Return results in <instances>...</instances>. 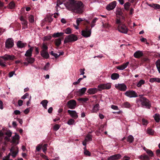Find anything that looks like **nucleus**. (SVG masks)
<instances>
[{
	"label": "nucleus",
	"mask_w": 160,
	"mask_h": 160,
	"mask_svg": "<svg viewBox=\"0 0 160 160\" xmlns=\"http://www.w3.org/2000/svg\"><path fill=\"white\" fill-rule=\"evenodd\" d=\"M136 102L138 107H139L140 105H141L142 107H145L149 109L151 107V105L149 100L143 97L142 95H139V98H137Z\"/></svg>",
	"instance_id": "1"
},
{
	"label": "nucleus",
	"mask_w": 160,
	"mask_h": 160,
	"mask_svg": "<svg viewBox=\"0 0 160 160\" xmlns=\"http://www.w3.org/2000/svg\"><path fill=\"white\" fill-rule=\"evenodd\" d=\"M78 38L76 35L74 34H71L67 36L65 38L64 43L74 42L76 41Z\"/></svg>",
	"instance_id": "2"
},
{
	"label": "nucleus",
	"mask_w": 160,
	"mask_h": 160,
	"mask_svg": "<svg viewBox=\"0 0 160 160\" xmlns=\"http://www.w3.org/2000/svg\"><path fill=\"white\" fill-rule=\"evenodd\" d=\"M117 28L119 32L124 34L127 33L128 30L126 26L124 24L118 25Z\"/></svg>",
	"instance_id": "3"
},
{
	"label": "nucleus",
	"mask_w": 160,
	"mask_h": 160,
	"mask_svg": "<svg viewBox=\"0 0 160 160\" xmlns=\"http://www.w3.org/2000/svg\"><path fill=\"white\" fill-rule=\"evenodd\" d=\"M14 41L12 38L7 39L5 42V47L8 49L12 48L14 46Z\"/></svg>",
	"instance_id": "4"
},
{
	"label": "nucleus",
	"mask_w": 160,
	"mask_h": 160,
	"mask_svg": "<svg viewBox=\"0 0 160 160\" xmlns=\"http://www.w3.org/2000/svg\"><path fill=\"white\" fill-rule=\"evenodd\" d=\"M77 105V102L75 100L71 99L69 100L67 103L68 107L70 109H74Z\"/></svg>",
	"instance_id": "5"
},
{
	"label": "nucleus",
	"mask_w": 160,
	"mask_h": 160,
	"mask_svg": "<svg viewBox=\"0 0 160 160\" xmlns=\"http://www.w3.org/2000/svg\"><path fill=\"white\" fill-rule=\"evenodd\" d=\"M125 95L130 98H136L138 97L137 93L133 90H128L125 93Z\"/></svg>",
	"instance_id": "6"
},
{
	"label": "nucleus",
	"mask_w": 160,
	"mask_h": 160,
	"mask_svg": "<svg viewBox=\"0 0 160 160\" xmlns=\"http://www.w3.org/2000/svg\"><path fill=\"white\" fill-rule=\"evenodd\" d=\"M115 87L117 89L122 91H125L127 89V86L124 83L116 84H115Z\"/></svg>",
	"instance_id": "7"
},
{
	"label": "nucleus",
	"mask_w": 160,
	"mask_h": 160,
	"mask_svg": "<svg viewBox=\"0 0 160 160\" xmlns=\"http://www.w3.org/2000/svg\"><path fill=\"white\" fill-rule=\"evenodd\" d=\"M19 19L21 22V23L23 25L22 29H25L28 28V22L26 20V19L22 16H21Z\"/></svg>",
	"instance_id": "8"
},
{
	"label": "nucleus",
	"mask_w": 160,
	"mask_h": 160,
	"mask_svg": "<svg viewBox=\"0 0 160 160\" xmlns=\"http://www.w3.org/2000/svg\"><path fill=\"white\" fill-rule=\"evenodd\" d=\"M91 34V29L88 30L86 28L85 30H82L81 35L85 38L88 37L90 36Z\"/></svg>",
	"instance_id": "9"
},
{
	"label": "nucleus",
	"mask_w": 160,
	"mask_h": 160,
	"mask_svg": "<svg viewBox=\"0 0 160 160\" xmlns=\"http://www.w3.org/2000/svg\"><path fill=\"white\" fill-rule=\"evenodd\" d=\"M117 2L116 1H114L108 4L106 7V9L108 11H110L114 9L116 7Z\"/></svg>",
	"instance_id": "10"
},
{
	"label": "nucleus",
	"mask_w": 160,
	"mask_h": 160,
	"mask_svg": "<svg viewBox=\"0 0 160 160\" xmlns=\"http://www.w3.org/2000/svg\"><path fill=\"white\" fill-rule=\"evenodd\" d=\"M0 57L5 61L13 60L15 58V56H14L7 54L1 56Z\"/></svg>",
	"instance_id": "11"
},
{
	"label": "nucleus",
	"mask_w": 160,
	"mask_h": 160,
	"mask_svg": "<svg viewBox=\"0 0 160 160\" xmlns=\"http://www.w3.org/2000/svg\"><path fill=\"white\" fill-rule=\"evenodd\" d=\"M98 88H101L102 89H108L111 88V84L110 83L102 84L98 85Z\"/></svg>",
	"instance_id": "12"
},
{
	"label": "nucleus",
	"mask_w": 160,
	"mask_h": 160,
	"mask_svg": "<svg viewBox=\"0 0 160 160\" xmlns=\"http://www.w3.org/2000/svg\"><path fill=\"white\" fill-rule=\"evenodd\" d=\"M19 139V136L18 134H15V135L12 137V140L11 142L13 144H17L19 143L18 140Z\"/></svg>",
	"instance_id": "13"
},
{
	"label": "nucleus",
	"mask_w": 160,
	"mask_h": 160,
	"mask_svg": "<svg viewBox=\"0 0 160 160\" xmlns=\"http://www.w3.org/2000/svg\"><path fill=\"white\" fill-rule=\"evenodd\" d=\"M68 113L72 118L76 119L78 118V116L77 112L75 111L68 110L67 111Z\"/></svg>",
	"instance_id": "14"
},
{
	"label": "nucleus",
	"mask_w": 160,
	"mask_h": 160,
	"mask_svg": "<svg viewBox=\"0 0 160 160\" xmlns=\"http://www.w3.org/2000/svg\"><path fill=\"white\" fill-rule=\"evenodd\" d=\"M143 55V52L139 50L133 54L134 57L136 58H139Z\"/></svg>",
	"instance_id": "15"
},
{
	"label": "nucleus",
	"mask_w": 160,
	"mask_h": 160,
	"mask_svg": "<svg viewBox=\"0 0 160 160\" xmlns=\"http://www.w3.org/2000/svg\"><path fill=\"white\" fill-rule=\"evenodd\" d=\"M129 63V62H128L122 64L118 66L117 67V68L120 70H122L126 68Z\"/></svg>",
	"instance_id": "16"
},
{
	"label": "nucleus",
	"mask_w": 160,
	"mask_h": 160,
	"mask_svg": "<svg viewBox=\"0 0 160 160\" xmlns=\"http://www.w3.org/2000/svg\"><path fill=\"white\" fill-rule=\"evenodd\" d=\"M121 155L119 154L112 155L108 158V160H116L120 158Z\"/></svg>",
	"instance_id": "17"
},
{
	"label": "nucleus",
	"mask_w": 160,
	"mask_h": 160,
	"mask_svg": "<svg viewBox=\"0 0 160 160\" xmlns=\"http://www.w3.org/2000/svg\"><path fill=\"white\" fill-rule=\"evenodd\" d=\"M33 49V47H30V48L26 51L25 54V56L27 57H31L32 56V52Z\"/></svg>",
	"instance_id": "18"
},
{
	"label": "nucleus",
	"mask_w": 160,
	"mask_h": 160,
	"mask_svg": "<svg viewBox=\"0 0 160 160\" xmlns=\"http://www.w3.org/2000/svg\"><path fill=\"white\" fill-rule=\"evenodd\" d=\"M41 56L45 59L49 58V56L47 51H41L40 52Z\"/></svg>",
	"instance_id": "19"
},
{
	"label": "nucleus",
	"mask_w": 160,
	"mask_h": 160,
	"mask_svg": "<svg viewBox=\"0 0 160 160\" xmlns=\"http://www.w3.org/2000/svg\"><path fill=\"white\" fill-rule=\"evenodd\" d=\"M98 91L96 88H90L88 89V92L90 94H93L96 93Z\"/></svg>",
	"instance_id": "20"
},
{
	"label": "nucleus",
	"mask_w": 160,
	"mask_h": 160,
	"mask_svg": "<svg viewBox=\"0 0 160 160\" xmlns=\"http://www.w3.org/2000/svg\"><path fill=\"white\" fill-rule=\"evenodd\" d=\"M26 45V43H23L21 41H18L17 44V47L19 48H24Z\"/></svg>",
	"instance_id": "21"
},
{
	"label": "nucleus",
	"mask_w": 160,
	"mask_h": 160,
	"mask_svg": "<svg viewBox=\"0 0 160 160\" xmlns=\"http://www.w3.org/2000/svg\"><path fill=\"white\" fill-rule=\"evenodd\" d=\"M99 104H96L93 106V109L91 111V112L92 113L97 112L99 110Z\"/></svg>",
	"instance_id": "22"
},
{
	"label": "nucleus",
	"mask_w": 160,
	"mask_h": 160,
	"mask_svg": "<svg viewBox=\"0 0 160 160\" xmlns=\"http://www.w3.org/2000/svg\"><path fill=\"white\" fill-rule=\"evenodd\" d=\"M25 60L26 61L29 63L32 64L35 61V59L31 57H28L25 59Z\"/></svg>",
	"instance_id": "23"
},
{
	"label": "nucleus",
	"mask_w": 160,
	"mask_h": 160,
	"mask_svg": "<svg viewBox=\"0 0 160 160\" xmlns=\"http://www.w3.org/2000/svg\"><path fill=\"white\" fill-rule=\"evenodd\" d=\"M149 82H160V78H152L150 79Z\"/></svg>",
	"instance_id": "24"
},
{
	"label": "nucleus",
	"mask_w": 160,
	"mask_h": 160,
	"mask_svg": "<svg viewBox=\"0 0 160 160\" xmlns=\"http://www.w3.org/2000/svg\"><path fill=\"white\" fill-rule=\"evenodd\" d=\"M64 33L62 32H58L54 33L52 35V37L54 38H58L62 36Z\"/></svg>",
	"instance_id": "25"
},
{
	"label": "nucleus",
	"mask_w": 160,
	"mask_h": 160,
	"mask_svg": "<svg viewBox=\"0 0 160 160\" xmlns=\"http://www.w3.org/2000/svg\"><path fill=\"white\" fill-rule=\"evenodd\" d=\"M119 75L117 73H113L111 75V78L112 80L117 79L119 78Z\"/></svg>",
	"instance_id": "26"
},
{
	"label": "nucleus",
	"mask_w": 160,
	"mask_h": 160,
	"mask_svg": "<svg viewBox=\"0 0 160 160\" xmlns=\"http://www.w3.org/2000/svg\"><path fill=\"white\" fill-rule=\"evenodd\" d=\"M61 40L60 38L55 39L54 41L55 45L58 47L59 46L61 43Z\"/></svg>",
	"instance_id": "27"
},
{
	"label": "nucleus",
	"mask_w": 160,
	"mask_h": 160,
	"mask_svg": "<svg viewBox=\"0 0 160 160\" xmlns=\"http://www.w3.org/2000/svg\"><path fill=\"white\" fill-rule=\"evenodd\" d=\"M139 158L141 160H149V158L146 155H141L139 157Z\"/></svg>",
	"instance_id": "28"
},
{
	"label": "nucleus",
	"mask_w": 160,
	"mask_h": 160,
	"mask_svg": "<svg viewBox=\"0 0 160 160\" xmlns=\"http://www.w3.org/2000/svg\"><path fill=\"white\" fill-rule=\"evenodd\" d=\"M48 103V101L46 100H42L40 103L42 104L44 108L47 109V106Z\"/></svg>",
	"instance_id": "29"
},
{
	"label": "nucleus",
	"mask_w": 160,
	"mask_h": 160,
	"mask_svg": "<svg viewBox=\"0 0 160 160\" xmlns=\"http://www.w3.org/2000/svg\"><path fill=\"white\" fill-rule=\"evenodd\" d=\"M14 149L13 147H12L10 149V151L12 153L11 155L13 158L16 157L18 153V152L14 151Z\"/></svg>",
	"instance_id": "30"
},
{
	"label": "nucleus",
	"mask_w": 160,
	"mask_h": 160,
	"mask_svg": "<svg viewBox=\"0 0 160 160\" xmlns=\"http://www.w3.org/2000/svg\"><path fill=\"white\" fill-rule=\"evenodd\" d=\"M153 117L156 122H158L160 120V115L158 113H156L153 116Z\"/></svg>",
	"instance_id": "31"
},
{
	"label": "nucleus",
	"mask_w": 160,
	"mask_h": 160,
	"mask_svg": "<svg viewBox=\"0 0 160 160\" xmlns=\"http://www.w3.org/2000/svg\"><path fill=\"white\" fill-rule=\"evenodd\" d=\"M92 136L90 134H88L86 137L85 140L87 142H90L92 141Z\"/></svg>",
	"instance_id": "32"
},
{
	"label": "nucleus",
	"mask_w": 160,
	"mask_h": 160,
	"mask_svg": "<svg viewBox=\"0 0 160 160\" xmlns=\"http://www.w3.org/2000/svg\"><path fill=\"white\" fill-rule=\"evenodd\" d=\"M98 20V18H95L93 19L90 23L91 26L92 28L95 25V23Z\"/></svg>",
	"instance_id": "33"
},
{
	"label": "nucleus",
	"mask_w": 160,
	"mask_h": 160,
	"mask_svg": "<svg viewBox=\"0 0 160 160\" xmlns=\"http://www.w3.org/2000/svg\"><path fill=\"white\" fill-rule=\"evenodd\" d=\"M52 38L51 35H48L43 37L42 39L43 41H48L50 40Z\"/></svg>",
	"instance_id": "34"
},
{
	"label": "nucleus",
	"mask_w": 160,
	"mask_h": 160,
	"mask_svg": "<svg viewBox=\"0 0 160 160\" xmlns=\"http://www.w3.org/2000/svg\"><path fill=\"white\" fill-rule=\"evenodd\" d=\"M133 140L134 138L132 136V135H129L128 136L127 139V142L130 143H132L133 141Z\"/></svg>",
	"instance_id": "35"
},
{
	"label": "nucleus",
	"mask_w": 160,
	"mask_h": 160,
	"mask_svg": "<svg viewBox=\"0 0 160 160\" xmlns=\"http://www.w3.org/2000/svg\"><path fill=\"white\" fill-rule=\"evenodd\" d=\"M130 5L131 4L128 2L125 3L124 4V8L127 11H128Z\"/></svg>",
	"instance_id": "36"
},
{
	"label": "nucleus",
	"mask_w": 160,
	"mask_h": 160,
	"mask_svg": "<svg viewBox=\"0 0 160 160\" xmlns=\"http://www.w3.org/2000/svg\"><path fill=\"white\" fill-rule=\"evenodd\" d=\"M42 50L41 51H47L48 48L47 43H43L42 44Z\"/></svg>",
	"instance_id": "37"
},
{
	"label": "nucleus",
	"mask_w": 160,
	"mask_h": 160,
	"mask_svg": "<svg viewBox=\"0 0 160 160\" xmlns=\"http://www.w3.org/2000/svg\"><path fill=\"white\" fill-rule=\"evenodd\" d=\"M86 88H83L79 89L78 92L80 95H82L86 90Z\"/></svg>",
	"instance_id": "38"
},
{
	"label": "nucleus",
	"mask_w": 160,
	"mask_h": 160,
	"mask_svg": "<svg viewBox=\"0 0 160 160\" xmlns=\"http://www.w3.org/2000/svg\"><path fill=\"white\" fill-rule=\"evenodd\" d=\"M156 65L158 71L160 73V59L158 60L156 62Z\"/></svg>",
	"instance_id": "39"
},
{
	"label": "nucleus",
	"mask_w": 160,
	"mask_h": 160,
	"mask_svg": "<svg viewBox=\"0 0 160 160\" xmlns=\"http://www.w3.org/2000/svg\"><path fill=\"white\" fill-rule=\"evenodd\" d=\"M123 106L126 108H129L131 107L130 103L127 102H124L122 104Z\"/></svg>",
	"instance_id": "40"
},
{
	"label": "nucleus",
	"mask_w": 160,
	"mask_h": 160,
	"mask_svg": "<svg viewBox=\"0 0 160 160\" xmlns=\"http://www.w3.org/2000/svg\"><path fill=\"white\" fill-rule=\"evenodd\" d=\"M145 83V81L142 80L141 79L137 83V86L138 87H140L142 86V85L144 84Z\"/></svg>",
	"instance_id": "41"
},
{
	"label": "nucleus",
	"mask_w": 160,
	"mask_h": 160,
	"mask_svg": "<svg viewBox=\"0 0 160 160\" xmlns=\"http://www.w3.org/2000/svg\"><path fill=\"white\" fill-rule=\"evenodd\" d=\"M15 4L13 2H11L8 4L9 8L10 9H13L15 7Z\"/></svg>",
	"instance_id": "42"
},
{
	"label": "nucleus",
	"mask_w": 160,
	"mask_h": 160,
	"mask_svg": "<svg viewBox=\"0 0 160 160\" xmlns=\"http://www.w3.org/2000/svg\"><path fill=\"white\" fill-rule=\"evenodd\" d=\"M29 21L31 23H33L34 22V17L32 15H29L28 16Z\"/></svg>",
	"instance_id": "43"
},
{
	"label": "nucleus",
	"mask_w": 160,
	"mask_h": 160,
	"mask_svg": "<svg viewBox=\"0 0 160 160\" xmlns=\"http://www.w3.org/2000/svg\"><path fill=\"white\" fill-rule=\"evenodd\" d=\"M147 132V133L150 135H154V131L151 128H148Z\"/></svg>",
	"instance_id": "44"
},
{
	"label": "nucleus",
	"mask_w": 160,
	"mask_h": 160,
	"mask_svg": "<svg viewBox=\"0 0 160 160\" xmlns=\"http://www.w3.org/2000/svg\"><path fill=\"white\" fill-rule=\"evenodd\" d=\"M65 33L66 34H70L72 33L71 29L69 28H67L64 30Z\"/></svg>",
	"instance_id": "45"
},
{
	"label": "nucleus",
	"mask_w": 160,
	"mask_h": 160,
	"mask_svg": "<svg viewBox=\"0 0 160 160\" xmlns=\"http://www.w3.org/2000/svg\"><path fill=\"white\" fill-rule=\"evenodd\" d=\"M146 151L147 153L149 155V156L152 157L153 156V153L150 150L147 149V150H146Z\"/></svg>",
	"instance_id": "46"
},
{
	"label": "nucleus",
	"mask_w": 160,
	"mask_h": 160,
	"mask_svg": "<svg viewBox=\"0 0 160 160\" xmlns=\"http://www.w3.org/2000/svg\"><path fill=\"white\" fill-rule=\"evenodd\" d=\"M0 66L3 67H6L7 66L6 63L3 62L2 60H0Z\"/></svg>",
	"instance_id": "47"
},
{
	"label": "nucleus",
	"mask_w": 160,
	"mask_h": 160,
	"mask_svg": "<svg viewBox=\"0 0 160 160\" xmlns=\"http://www.w3.org/2000/svg\"><path fill=\"white\" fill-rule=\"evenodd\" d=\"M74 120L72 119H70L68 122L67 123L69 125L73 124L74 122Z\"/></svg>",
	"instance_id": "48"
},
{
	"label": "nucleus",
	"mask_w": 160,
	"mask_h": 160,
	"mask_svg": "<svg viewBox=\"0 0 160 160\" xmlns=\"http://www.w3.org/2000/svg\"><path fill=\"white\" fill-rule=\"evenodd\" d=\"M5 134L8 137H10L11 136L12 132L10 130H8L5 133Z\"/></svg>",
	"instance_id": "49"
},
{
	"label": "nucleus",
	"mask_w": 160,
	"mask_h": 160,
	"mask_svg": "<svg viewBox=\"0 0 160 160\" xmlns=\"http://www.w3.org/2000/svg\"><path fill=\"white\" fill-rule=\"evenodd\" d=\"M60 126L58 124H56L53 126V130L55 131H57L60 128Z\"/></svg>",
	"instance_id": "50"
},
{
	"label": "nucleus",
	"mask_w": 160,
	"mask_h": 160,
	"mask_svg": "<svg viewBox=\"0 0 160 160\" xmlns=\"http://www.w3.org/2000/svg\"><path fill=\"white\" fill-rule=\"evenodd\" d=\"M42 147V144H38L36 147V150L38 152L39 151Z\"/></svg>",
	"instance_id": "51"
},
{
	"label": "nucleus",
	"mask_w": 160,
	"mask_h": 160,
	"mask_svg": "<svg viewBox=\"0 0 160 160\" xmlns=\"http://www.w3.org/2000/svg\"><path fill=\"white\" fill-rule=\"evenodd\" d=\"M84 20L82 18H78L76 20V22L78 26L79 25V23L80 22H81L82 21H83Z\"/></svg>",
	"instance_id": "52"
},
{
	"label": "nucleus",
	"mask_w": 160,
	"mask_h": 160,
	"mask_svg": "<svg viewBox=\"0 0 160 160\" xmlns=\"http://www.w3.org/2000/svg\"><path fill=\"white\" fill-rule=\"evenodd\" d=\"M84 155L88 156H91V153L88 151L86 150L85 151H84Z\"/></svg>",
	"instance_id": "53"
},
{
	"label": "nucleus",
	"mask_w": 160,
	"mask_h": 160,
	"mask_svg": "<svg viewBox=\"0 0 160 160\" xmlns=\"http://www.w3.org/2000/svg\"><path fill=\"white\" fill-rule=\"evenodd\" d=\"M78 100L82 101L84 102H86L88 100V99L87 98H81L78 99Z\"/></svg>",
	"instance_id": "54"
},
{
	"label": "nucleus",
	"mask_w": 160,
	"mask_h": 160,
	"mask_svg": "<svg viewBox=\"0 0 160 160\" xmlns=\"http://www.w3.org/2000/svg\"><path fill=\"white\" fill-rule=\"evenodd\" d=\"M49 65V63L48 62L46 63V65L45 66L43 69L45 70H48Z\"/></svg>",
	"instance_id": "55"
},
{
	"label": "nucleus",
	"mask_w": 160,
	"mask_h": 160,
	"mask_svg": "<svg viewBox=\"0 0 160 160\" xmlns=\"http://www.w3.org/2000/svg\"><path fill=\"white\" fill-rule=\"evenodd\" d=\"M83 79L82 78H79L77 81L74 82L73 83V84L74 85H76L78 84L80 81Z\"/></svg>",
	"instance_id": "56"
},
{
	"label": "nucleus",
	"mask_w": 160,
	"mask_h": 160,
	"mask_svg": "<svg viewBox=\"0 0 160 160\" xmlns=\"http://www.w3.org/2000/svg\"><path fill=\"white\" fill-rule=\"evenodd\" d=\"M29 96V94L28 93H26L21 97V99H24Z\"/></svg>",
	"instance_id": "57"
},
{
	"label": "nucleus",
	"mask_w": 160,
	"mask_h": 160,
	"mask_svg": "<svg viewBox=\"0 0 160 160\" xmlns=\"http://www.w3.org/2000/svg\"><path fill=\"white\" fill-rule=\"evenodd\" d=\"M47 144H44L42 147V150L44 152H45L47 150Z\"/></svg>",
	"instance_id": "58"
},
{
	"label": "nucleus",
	"mask_w": 160,
	"mask_h": 160,
	"mask_svg": "<svg viewBox=\"0 0 160 160\" xmlns=\"http://www.w3.org/2000/svg\"><path fill=\"white\" fill-rule=\"evenodd\" d=\"M153 7L155 9H159L160 8V5L157 4H153Z\"/></svg>",
	"instance_id": "59"
},
{
	"label": "nucleus",
	"mask_w": 160,
	"mask_h": 160,
	"mask_svg": "<svg viewBox=\"0 0 160 160\" xmlns=\"http://www.w3.org/2000/svg\"><path fill=\"white\" fill-rule=\"evenodd\" d=\"M4 134L0 130V142L2 141V137L3 136Z\"/></svg>",
	"instance_id": "60"
},
{
	"label": "nucleus",
	"mask_w": 160,
	"mask_h": 160,
	"mask_svg": "<svg viewBox=\"0 0 160 160\" xmlns=\"http://www.w3.org/2000/svg\"><path fill=\"white\" fill-rule=\"evenodd\" d=\"M111 108L112 109L115 110H118V107L117 106L112 105L111 106Z\"/></svg>",
	"instance_id": "61"
},
{
	"label": "nucleus",
	"mask_w": 160,
	"mask_h": 160,
	"mask_svg": "<svg viewBox=\"0 0 160 160\" xmlns=\"http://www.w3.org/2000/svg\"><path fill=\"white\" fill-rule=\"evenodd\" d=\"M142 121L143 125H146L147 124L148 122L147 120L144 119H142Z\"/></svg>",
	"instance_id": "62"
},
{
	"label": "nucleus",
	"mask_w": 160,
	"mask_h": 160,
	"mask_svg": "<svg viewBox=\"0 0 160 160\" xmlns=\"http://www.w3.org/2000/svg\"><path fill=\"white\" fill-rule=\"evenodd\" d=\"M116 23L118 24V25H120V24H123L121 22V21L120 19H117L116 20Z\"/></svg>",
	"instance_id": "63"
},
{
	"label": "nucleus",
	"mask_w": 160,
	"mask_h": 160,
	"mask_svg": "<svg viewBox=\"0 0 160 160\" xmlns=\"http://www.w3.org/2000/svg\"><path fill=\"white\" fill-rule=\"evenodd\" d=\"M63 2L61 1L58 0L57 1V6H59V5L62 4Z\"/></svg>",
	"instance_id": "64"
}]
</instances>
